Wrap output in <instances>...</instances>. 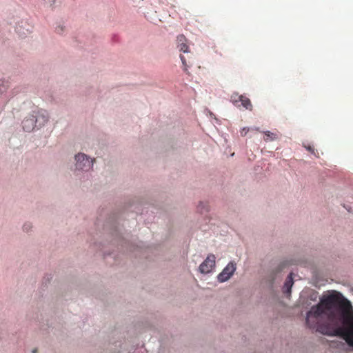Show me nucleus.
I'll list each match as a JSON object with an SVG mask.
<instances>
[{"label":"nucleus","instance_id":"1","mask_svg":"<svg viewBox=\"0 0 353 353\" xmlns=\"http://www.w3.org/2000/svg\"><path fill=\"white\" fill-rule=\"evenodd\" d=\"M306 323L323 334L341 336L353 347V307L341 294L323 296L307 313Z\"/></svg>","mask_w":353,"mask_h":353},{"label":"nucleus","instance_id":"2","mask_svg":"<svg viewBox=\"0 0 353 353\" xmlns=\"http://www.w3.org/2000/svg\"><path fill=\"white\" fill-rule=\"evenodd\" d=\"M176 42L177 48L179 50L188 54L186 57L183 54H181L180 58L183 63V71L187 74H189L188 68L193 65V56L192 54H190L189 47L187 44V39L184 35L181 34L177 37Z\"/></svg>","mask_w":353,"mask_h":353},{"label":"nucleus","instance_id":"3","mask_svg":"<svg viewBox=\"0 0 353 353\" xmlns=\"http://www.w3.org/2000/svg\"><path fill=\"white\" fill-rule=\"evenodd\" d=\"M76 168L79 170L88 171L90 170L93 165V161H90V159L83 153H79L75 156Z\"/></svg>","mask_w":353,"mask_h":353},{"label":"nucleus","instance_id":"4","mask_svg":"<svg viewBox=\"0 0 353 353\" xmlns=\"http://www.w3.org/2000/svg\"><path fill=\"white\" fill-rule=\"evenodd\" d=\"M231 101L236 106L239 107L240 105L239 104V102H241V105L245 108L246 110H252V103L248 97L240 95L238 93H234L231 96Z\"/></svg>","mask_w":353,"mask_h":353},{"label":"nucleus","instance_id":"5","mask_svg":"<svg viewBox=\"0 0 353 353\" xmlns=\"http://www.w3.org/2000/svg\"><path fill=\"white\" fill-rule=\"evenodd\" d=\"M235 270L236 264L233 262H230L218 275L217 279L219 281L222 283L228 281L233 275Z\"/></svg>","mask_w":353,"mask_h":353},{"label":"nucleus","instance_id":"6","mask_svg":"<svg viewBox=\"0 0 353 353\" xmlns=\"http://www.w3.org/2000/svg\"><path fill=\"white\" fill-rule=\"evenodd\" d=\"M215 259L214 254L208 255L199 266L200 272L203 274L210 273L215 266Z\"/></svg>","mask_w":353,"mask_h":353},{"label":"nucleus","instance_id":"7","mask_svg":"<svg viewBox=\"0 0 353 353\" xmlns=\"http://www.w3.org/2000/svg\"><path fill=\"white\" fill-rule=\"evenodd\" d=\"M36 124L37 122L35 121L34 117L33 116L30 118L25 119L22 121L23 128L26 132H30L31 130H34Z\"/></svg>","mask_w":353,"mask_h":353},{"label":"nucleus","instance_id":"8","mask_svg":"<svg viewBox=\"0 0 353 353\" xmlns=\"http://www.w3.org/2000/svg\"><path fill=\"white\" fill-rule=\"evenodd\" d=\"M293 283H294V281H293V278H292V274L290 273L285 282V284L283 286V293L290 295L291 293V288L293 285Z\"/></svg>","mask_w":353,"mask_h":353},{"label":"nucleus","instance_id":"9","mask_svg":"<svg viewBox=\"0 0 353 353\" xmlns=\"http://www.w3.org/2000/svg\"><path fill=\"white\" fill-rule=\"evenodd\" d=\"M48 120V117L45 111L39 112L38 115L35 118L37 123H39V126L44 125Z\"/></svg>","mask_w":353,"mask_h":353},{"label":"nucleus","instance_id":"10","mask_svg":"<svg viewBox=\"0 0 353 353\" xmlns=\"http://www.w3.org/2000/svg\"><path fill=\"white\" fill-rule=\"evenodd\" d=\"M264 134H265L264 140L265 141H274L278 138L277 133L271 132L270 131H265V132H264Z\"/></svg>","mask_w":353,"mask_h":353},{"label":"nucleus","instance_id":"11","mask_svg":"<svg viewBox=\"0 0 353 353\" xmlns=\"http://www.w3.org/2000/svg\"><path fill=\"white\" fill-rule=\"evenodd\" d=\"M8 87V82L4 80H0V92H3Z\"/></svg>","mask_w":353,"mask_h":353},{"label":"nucleus","instance_id":"12","mask_svg":"<svg viewBox=\"0 0 353 353\" xmlns=\"http://www.w3.org/2000/svg\"><path fill=\"white\" fill-rule=\"evenodd\" d=\"M203 210L208 211V205L203 202H201L198 206V210H199L201 213H203Z\"/></svg>","mask_w":353,"mask_h":353},{"label":"nucleus","instance_id":"13","mask_svg":"<svg viewBox=\"0 0 353 353\" xmlns=\"http://www.w3.org/2000/svg\"><path fill=\"white\" fill-rule=\"evenodd\" d=\"M56 1L57 0H42L43 3L46 6H49V7H52L55 4Z\"/></svg>","mask_w":353,"mask_h":353},{"label":"nucleus","instance_id":"14","mask_svg":"<svg viewBox=\"0 0 353 353\" xmlns=\"http://www.w3.org/2000/svg\"><path fill=\"white\" fill-rule=\"evenodd\" d=\"M304 147L306 148L307 150H308L310 152H311L312 154H314V156H316L317 157V154H316V151H315V149L313 146L312 145H304Z\"/></svg>","mask_w":353,"mask_h":353},{"label":"nucleus","instance_id":"15","mask_svg":"<svg viewBox=\"0 0 353 353\" xmlns=\"http://www.w3.org/2000/svg\"><path fill=\"white\" fill-rule=\"evenodd\" d=\"M286 265H287V263L285 262L281 263L279 266L278 272H281V270H283L285 268Z\"/></svg>","mask_w":353,"mask_h":353},{"label":"nucleus","instance_id":"16","mask_svg":"<svg viewBox=\"0 0 353 353\" xmlns=\"http://www.w3.org/2000/svg\"><path fill=\"white\" fill-rule=\"evenodd\" d=\"M248 131H249V128H244L242 129V130L241 132V134L242 136H245L248 133Z\"/></svg>","mask_w":353,"mask_h":353},{"label":"nucleus","instance_id":"17","mask_svg":"<svg viewBox=\"0 0 353 353\" xmlns=\"http://www.w3.org/2000/svg\"><path fill=\"white\" fill-rule=\"evenodd\" d=\"M30 228V225H28V224H25V225H23V230H24L28 231V229H29Z\"/></svg>","mask_w":353,"mask_h":353},{"label":"nucleus","instance_id":"18","mask_svg":"<svg viewBox=\"0 0 353 353\" xmlns=\"http://www.w3.org/2000/svg\"><path fill=\"white\" fill-rule=\"evenodd\" d=\"M63 30V28L62 26L58 27L57 28V32L59 33H61V32H62Z\"/></svg>","mask_w":353,"mask_h":353},{"label":"nucleus","instance_id":"19","mask_svg":"<svg viewBox=\"0 0 353 353\" xmlns=\"http://www.w3.org/2000/svg\"><path fill=\"white\" fill-rule=\"evenodd\" d=\"M37 349H34V350H32V353H36V352H37Z\"/></svg>","mask_w":353,"mask_h":353}]
</instances>
